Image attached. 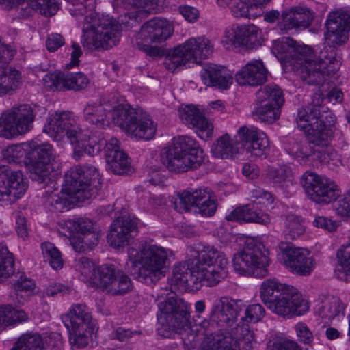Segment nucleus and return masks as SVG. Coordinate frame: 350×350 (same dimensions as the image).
Returning a JSON list of instances; mask_svg holds the SVG:
<instances>
[{"label":"nucleus","mask_w":350,"mask_h":350,"mask_svg":"<svg viewBox=\"0 0 350 350\" xmlns=\"http://www.w3.org/2000/svg\"><path fill=\"white\" fill-rule=\"evenodd\" d=\"M272 51L282 64L295 68L301 79L310 85L322 84L326 72L335 73L340 66V57L334 49L321 51L317 58L310 46L291 38L276 41Z\"/></svg>","instance_id":"obj_1"},{"label":"nucleus","mask_w":350,"mask_h":350,"mask_svg":"<svg viewBox=\"0 0 350 350\" xmlns=\"http://www.w3.org/2000/svg\"><path fill=\"white\" fill-rule=\"evenodd\" d=\"M189 263H180L173 269V280L180 285L191 286L204 280L215 286L228 275V260L223 252L213 246L190 247Z\"/></svg>","instance_id":"obj_2"},{"label":"nucleus","mask_w":350,"mask_h":350,"mask_svg":"<svg viewBox=\"0 0 350 350\" xmlns=\"http://www.w3.org/2000/svg\"><path fill=\"white\" fill-rule=\"evenodd\" d=\"M93 0L84 1L87 14L76 17L83 18V46L90 51H104L117 46L122 36V25L109 16L98 17L93 12Z\"/></svg>","instance_id":"obj_3"},{"label":"nucleus","mask_w":350,"mask_h":350,"mask_svg":"<svg viewBox=\"0 0 350 350\" xmlns=\"http://www.w3.org/2000/svg\"><path fill=\"white\" fill-rule=\"evenodd\" d=\"M128 255L131 273L138 281L152 284L164 276L169 260L166 248L142 241L137 248H129Z\"/></svg>","instance_id":"obj_4"},{"label":"nucleus","mask_w":350,"mask_h":350,"mask_svg":"<svg viewBox=\"0 0 350 350\" xmlns=\"http://www.w3.org/2000/svg\"><path fill=\"white\" fill-rule=\"evenodd\" d=\"M260 295L267 308L281 317L299 316L309 309L308 301L295 288L275 278L267 279L262 283Z\"/></svg>","instance_id":"obj_5"},{"label":"nucleus","mask_w":350,"mask_h":350,"mask_svg":"<svg viewBox=\"0 0 350 350\" xmlns=\"http://www.w3.org/2000/svg\"><path fill=\"white\" fill-rule=\"evenodd\" d=\"M202 148L192 138L181 136L174 138L172 144L162 150L161 161L172 172H185L200 167L204 162Z\"/></svg>","instance_id":"obj_6"},{"label":"nucleus","mask_w":350,"mask_h":350,"mask_svg":"<svg viewBox=\"0 0 350 350\" xmlns=\"http://www.w3.org/2000/svg\"><path fill=\"white\" fill-rule=\"evenodd\" d=\"M99 185L96 167L88 164L72 167L64 176V189L81 202L94 198L99 190Z\"/></svg>","instance_id":"obj_7"},{"label":"nucleus","mask_w":350,"mask_h":350,"mask_svg":"<svg viewBox=\"0 0 350 350\" xmlns=\"http://www.w3.org/2000/svg\"><path fill=\"white\" fill-rule=\"evenodd\" d=\"M114 124L127 134L139 139L150 140L157 131V126L150 116L140 109L118 105L112 112Z\"/></svg>","instance_id":"obj_8"},{"label":"nucleus","mask_w":350,"mask_h":350,"mask_svg":"<svg viewBox=\"0 0 350 350\" xmlns=\"http://www.w3.org/2000/svg\"><path fill=\"white\" fill-rule=\"evenodd\" d=\"M213 52V45L204 36L191 38L175 47L165 58V68L174 72L188 62L199 64Z\"/></svg>","instance_id":"obj_9"},{"label":"nucleus","mask_w":350,"mask_h":350,"mask_svg":"<svg viewBox=\"0 0 350 350\" xmlns=\"http://www.w3.org/2000/svg\"><path fill=\"white\" fill-rule=\"evenodd\" d=\"M174 28L170 21L165 18L154 17L144 23L136 38L137 48L150 57L163 55V51L152 43H161L173 33Z\"/></svg>","instance_id":"obj_10"},{"label":"nucleus","mask_w":350,"mask_h":350,"mask_svg":"<svg viewBox=\"0 0 350 350\" xmlns=\"http://www.w3.org/2000/svg\"><path fill=\"white\" fill-rule=\"evenodd\" d=\"M264 246L253 240L247 241L242 250L234 254V269L241 275L265 277L267 273L269 258L262 251Z\"/></svg>","instance_id":"obj_11"},{"label":"nucleus","mask_w":350,"mask_h":350,"mask_svg":"<svg viewBox=\"0 0 350 350\" xmlns=\"http://www.w3.org/2000/svg\"><path fill=\"white\" fill-rule=\"evenodd\" d=\"M158 306L161 311L158 320L165 331L172 330L181 334L183 331L191 329L188 305L183 299L172 296L159 302ZM162 334L167 336L168 333Z\"/></svg>","instance_id":"obj_12"},{"label":"nucleus","mask_w":350,"mask_h":350,"mask_svg":"<svg viewBox=\"0 0 350 350\" xmlns=\"http://www.w3.org/2000/svg\"><path fill=\"white\" fill-rule=\"evenodd\" d=\"M44 131L57 141L66 137L73 145L74 152L77 146L79 148L84 146L88 135L82 131L72 113L69 111L51 114L48 123L44 126Z\"/></svg>","instance_id":"obj_13"},{"label":"nucleus","mask_w":350,"mask_h":350,"mask_svg":"<svg viewBox=\"0 0 350 350\" xmlns=\"http://www.w3.org/2000/svg\"><path fill=\"white\" fill-rule=\"evenodd\" d=\"M174 206L179 213L188 212L195 208V213L205 217L213 215L217 210L215 196L208 187L183 191L178 195Z\"/></svg>","instance_id":"obj_14"},{"label":"nucleus","mask_w":350,"mask_h":350,"mask_svg":"<svg viewBox=\"0 0 350 350\" xmlns=\"http://www.w3.org/2000/svg\"><path fill=\"white\" fill-rule=\"evenodd\" d=\"M34 119L33 108L29 105L13 107L0 117V135L12 139L25 134L32 129Z\"/></svg>","instance_id":"obj_15"},{"label":"nucleus","mask_w":350,"mask_h":350,"mask_svg":"<svg viewBox=\"0 0 350 350\" xmlns=\"http://www.w3.org/2000/svg\"><path fill=\"white\" fill-rule=\"evenodd\" d=\"M301 184L308 197L318 204L331 203L340 194L338 187L333 181L313 172L304 173Z\"/></svg>","instance_id":"obj_16"},{"label":"nucleus","mask_w":350,"mask_h":350,"mask_svg":"<svg viewBox=\"0 0 350 350\" xmlns=\"http://www.w3.org/2000/svg\"><path fill=\"white\" fill-rule=\"evenodd\" d=\"M29 157L32 159L29 167V177L39 184L49 180V174L52 170L51 161L54 158V150L49 144H37L30 143Z\"/></svg>","instance_id":"obj_17"},{"label":"nucleus","mask_w":350,"mask_h":350,"mask_svg":"<svg viewBox=\"0 0 350 350\" xmlns=\"http://www.w3.org/2000/svg\"><path fill=\"white\" fill-rule=\"evenodd\" d=\"M242 311V304L239 301L224 296L214 301L209 318L218 328L228 330L237 321Z\"/></svg>","instance_id":"obj_18"},{"label":"nucleus","mask_w":350,"mask_h":350,"mask_svg":"<svg viewBox=\"0 0 350 350\" xmlns=\"http://www.w3.org/2000/svg\"><path fill=\"white\" fill-rule=\"evenodd\" d=\"M27 185L20 171L0 165V204H11L25 193Z\"/></svg>","instance_id":"obj_19"},{"label":"nucleus","mask_w":350,"mask_h":350,"mask_svg":"<svg viewBox=\"0 0 350 350\" xmlns=\"http://www.w3.org/2000/svg\"><path fill=\"white\" fill-rule=\"evenodd\" d=\"M279 248L284 265L299 275H308L314 268V260L308 250L296 247L291 243L281 242Z\"/></svg>","instance_id":"obj_20"},{"label":"nucleus","mask_w":350,"mask_h":350,"mask_svg":"<svg viewBox=\"0 0 350 350\" xmlns=\"http://www.w3.org/2000/svg\"><path fill=\"white\" fill-rule=\"evenodd\" d=\"M0 5L7 10L17 6L18 14L22 18H28L34 12L51 16L59 9L57 0H0Z\"/></svg>","instance_id":"obj_21"},{"label":"nucleus","mask_w":350,"mask_h":350,"mask_svg":"<svg viewBox=\"0 0 350 350\" xmlns=\"http://www.w3.org/2000/svg\"><path fill=\"white\" fill-rule=\"evenodd\" d=\"M325 27L327 31L325 38L332 46L342 45L348 40L350 30V13L342 10L332 12L329 14Z\"/></svg>","instance_id":"obj_22"},{"label":"nucleus","mask_w":350,"mask_h":350,"mask_svg":"<svg viewBox=\"0 0 350 350\" xmlns=\"http://www.w3.org/2000/svg\"><path fill=\"white\" fill-rule=\"evenodd\" d=\"M44 86L50 90L64 91L68 90L81 91L87 88L90 81L82 72H53L43 78Z\"/></svg>","instance_id":"obj_23"},{"label":"nucleus","mask_w":350,"mask_h":350,"mask_svg":"<svg viewBox=\"0 0 350 350\" xmlns=\"http://www.w3.org/2000/svg\"><path fill=\"white\" fill-rule=\"evenodd\" d=\"M103 146L105 158L109 161H112L118 152H124L120 150L119 141L116 138L111 137L109 141H106L102 134H92L88 135L84 146H82L80 148L79 146L77 147L76 150L73 152V158L78 161L84 153L94 156L100 152Z\"/></svg>","instance_id":"obj_24"},{"label":"nucleus","mask_w":350,"mask_h":350,"mask_svg":"<svg viewBox=\"0 0 350 350\" xmlns=\"http://www.w3.org/2000/svg\"><path fill=\"white\" fill-rule=\"evenodd\" d=\"M137 219L128 214L118 217L111 225L107 241L114 248L129 245L131 232L137 229Z\"/></svg>","instance_id":"obj_25"},{"label":"nucleus","mask_w":350,"mask_h":350,"mask_svg":"<svg viewBox=\"0 0 350 350\" xmlns=\"http://www.w3.org/2000/svg\"><path fill=\"white\" fill-rule=\"evenodd\" d=\"M178 112L181 120L185 124L195 129L199 137L204 140H207L211 137L213 126L196 107L186 105L180 108Z\"/></svg>","instance_id":"obj_26"},{"label":"nucleus","mask_w":350,"mask_h":350,"mask_svg":"<svg viewBox=\"0 0 350 350\" xmlns=\"http://www.w3.org/2000/svg\"><path fill=\"white\" fill-rule=\"evenodd\" d=\"M62 320L66 328L81 329L89 332H94L95 329L91 313L85 304H74L67 314L62 316Z\"/></svg>","instance_id":"obj_27"},{"label":"nucleus","mask_w":350,"mask_h":350,"mask_svg":"<svg viewBox=\"0 0 350 350\" xmlns=\"http://www.w3.org/2000/svg\"><path fill=\"white\" fill-rule=\"evenodd\" d=\"M289 153L296 157L301 165H310L312 164V160L317 159L321 161H325L328 163L330 160L333 161L332 163L337 165L340 163L336 152L332 148H327V152L322 154L319 150L314 149L310 146H302L299 143H295L294 146L289 149Z\"/></svg>","instance_id":"obj_28"},{"label":"nucleus","mask_w":350,"mask_h":350,"mask_svg":"<svg viewBox=\"0 0 350 350\" xmlns=\"http://www.w3.org/2000/svg\"><path fill=\"white\" fill-rule=\"evenodd\" d=\"M229 41L235 46L253 49L262 44L261 30L253 24L237 26Z\"/></svg>","instance_id":"obj_29"},{"label":"nucleus","mask_w":350,"mask_h":350,"mask_svg":"<svg viewBox=\"0 0 350 350\" xmlns=\"http://www.w3.org/2000/svg\"><path fill=\"white\" fill-rule=\"evenodd\" d=\"M267 70L260 60L247 63L237 73L235 79L241 85L257 86L267 81Z\"/></svg>","instance_id":"obj_30"},{"label":"nucleus","mask_w":350,"mask_h":350,"mask_svg":"<svg viewBox=\"0 0 350 350\" xmlns=\"http://www.w3.org/2000/svg\"><path fill=\"white\" fill-rule=\"evenodd\" d=\"M323 100L321 94L316 93L308 105L298 109L296 122L301 129L305 130L321 120Z\"/></svg>","instance_id":"obj_31"},{"label":"nucleus","mask_w":350,"mask_h":350,"mask_svg":"<svg viewBox=\"0 0 350 350\" xmlns=\"http://www.w3.org/2000/svg\"><path fill=\"white\" fill-rule=\"evenodd\" d=\"M202 82L207 86L226 90L232 83V77L224 67L207 65L201 72Z\"/></svg>","instance_id":"obj_32"},{"label":"nucleus","mask_w":350,"mask_h":350,"mask_svg":"<svg viewBox=\"0 0 350 350\" xmlns=\"http://www.w3.org/2000/svg\"><path fill=\"white\" fill-rule=\"evenodd\" d=\"M226 219L231 221L256 223L265 226L271 222L268 214L258 213L248 204L236 208L226 216Z\"/></svg>","instance_id":"obj_33"},{"label":"nucleus","mask_w":350,"mask_h":350,"mask_svg":"<svg viewBox=\"0 0 350 350\" xmlns=\"http://www.w3.org/2000/svg\"><path fill=\"white\" fill-rule=\"evenodd\" d=\"M241 146L239 141L231 138L228 134H224L213 145L212 152L217 158H232L239 153Z\"/></svg>","instance_id":"obj_34"},{"label":"nucleus","mask_w":350,"mask_h":350,"mask_svg":"<svg viewBox=\"0 0 350 350\" xmlns=\"http://www.w3.org/2000/svg\"><path fill=\"white\" fill-rule=\"evenodd\" d=\"M108 111L102 104L88 103L83 109L84 120L89 124L103 129L109 124Z\"/></svg>","instance_id":"obj_35"},{"label":"nucleus","mask_w":350,"mask_h":350,"mask_svg":"<svg viewBox=\"0 0 350 350\" xmlns=\"http://www.w3.org/2000/svg\"><path fill=\"white\" fill-rule=\"evenodd\" d=\"M304 131H307V138L309 143L319 146H327L329 140L334 135L332 128L325 124L322 120Z\"/></svg>","instance_id":"obj_36"},{"label":"nucleus","mask_w":350,"mask_h":350,"mask_svg":"<svg viewBox=\"0 0 350 350\" xmlns=\"http://www.w3.org/2000/svg\"><path fill=\"white\" fill-rule=\"evenodd\" d=\"M21 84V76L18 70L0 66V96L13 92Z\"/></svg>","instance_id":"obj_37"},{"label":"nucleus","mask_w":350,"mask_h":350,"mask_svg":"<svg viewBox=\"0 0 350 350\" xmlns=\"http://www.w3.org/2000/svg\"><path fill=\"white\" fill-rule=\"evenodd\" d=\"M246 321H240L232 330V334L224 337H230L235 340L238 350L241 345L243 350H251L254 336Z\"/></svg>","instance_id":"obj_38"},{"label":"nucleus","mask_w":350,"mask_h":350,"mask_svg":"<svg viewBox=\"0 0 350 350\" xmlns=\"http://www.w3.org/2000/svg\"><path fill=\"white\" fill-rule=\"evenodd\" d=\"M245 154L250 160L257 158L265 159L269 152V142L265 133L260 132L259 135L244 148Z\"/></svg>","instance_id":"obj_39"},{"label":"nucleus","mask_w":350,"mask_h":350,"mask_svg":"<svg viewBox=\"0 0 350 350\" xmlns=\"http://www.w3.org/2000/svg\"><path fill=\"white\" fill-rule=\"evenodd\" d=\"M119 271L113 265L104 264L96 267L90 279L94 285L104 291Z\"/></svg>","instance_id":"obj_40"},{"label":"nucleus","mask_w":350,"mask_h":350,"mask_svg":"<svg viewBox=\"0 0 350 350\" xmlns=\"http://www.w3.org/2000/svg\"><path fill=\"white\" fill-rule=\"evenodd\" d=\"M46 341L38 333L28 332L23 334L11 350H44Z\"/></svg>","instance_id":"obj_41"},{"label":"nucleus","mask_w":350,"mask_h":350,"mask_svg":"<svg viewBox=\"0 0 350 350\" xmlns=\"http://www.w3.org/2000/svg\"><path fill=\"white\" fill-rule=\"evenodd\" d=\"M116 274L104 291L113 296H121L131 292L133 285L130 278L121 270Z\"/></svg>","instance_id":"obj_42"},{"label":"nucleus","mask_w":350,"mask_h":350,"mask_svg":"<svg viewBox=\"0 0 350 350\" xmlns=\"http://www.w3.org/2000/svg\"><path fill=\"white\" fill-rule=\"evenodd\" d=\"M345 308L339 298L332 297L323 302L317 312L322 319L332 320L340 314L344 315Z\"/></svg>","instance_id":"obj_43"},{"label":"nucleus","mask_w":350,"mask_h":350,"mask_svg":"<svg viewBox=\"0 0 350 350\" xmlns=\"http://www.w3.org/2000/svg\"><path fill=\"white\" fill-rule=\"evenodd\" d=\"M258 100L261 102L273 103L282 107L284 102L282 90L275 84H270L260 88L256 93Z\"/></svg>","instance_id":"obj_44"},{"label":"nucleus","mask_w":350,"mask_h":350,"mask_svg":"<svg viewBox=\"0 0 350 350\" xmlns=\"http://www.w3.org/2000/svg\"><path fill=\"white\" fill-rule=\"evenodd\" d=\"M280 107L273 103H266L257 107L252 112V115L255 119L259 120L262 122L272 124L279 118Z\"/></svg>","instance_id":"obj_45"},{"label":"nucleus","mask_w":350,"mask_h":350,"mask_svg":"<svg viewBox=\"0 0 350 350\" xmlns=\"http://www.w3.org/2000/svg\"><path fill=\"white\" fill-rule=\"evenodd\" d=\"M14 261L7 247L0 244V282L14 272Z\"/></svg>","instance_id":"obj_46"},{"label":"nucleus","mask_w":350,"mask_h":350,"mask_svg":"<svg viewBox=\"0 0 350 350\" xmlns=\"http://www.w3.org/2000/svg\"><path fill=\"white\" fill-rule=\"evenodd\" d=\"M41 247L44 260L47 261L53 269H61L63 267V260L59 250L49 242L42 243Z\"/></svg>","instance_id":"obj_47"},{"label":"nucleus","mask_w":350,"mask_h":350,"mask_svg":"<svg viewBox=\"0 0 350 350\" xmlns=\"http://www.w3.org/2000/svg\"><path fill=\"white\" fill-rule=\"evenodd\" d=\"M305 231L304 226L299 217L294 215L286 216L285 237L287 239L294 240L299 237Z\"/></svg>","instance_id":"obj_48"},{"label":"nucleus","mask_w":350,"mask_h":350,"mask_svg":"<svg viewBox=\"0 0 350 350\" xmlns=\"http://www.w3.org/2000/svg\"><path fill=\"white\" fill-rule=\"evenodd\" d=\"M105 159L109 169L114 174H124L131 170L130 163L124 152H118L112 161Z\"/></svg>","instance_id":"obj_49"},{"label":"nucleus","mask_w":350,"mask_h":350,"mask_svg":"<svg viewBox=\"0 0 350 350\" xmlns=\"http://www.w3.org/2000/svg\"><path fill=\"white\" fill-rule=\"evenodd\" d=\"M242 307L244 308V306ZM243 311L244 315L241 317L240 320L246 323H257L265 315V308L259 304H250L246 308H243Z\"/></svg>","instance_id":"obj_50"},{"label":"nucleus","mask_w":350,"mask_h":350,"mask_svg":"<svg viewBox=\"0 0 350 350\" xmlns=\"http://www.w3.org/2000/svg\"><path fill=\"white\" fill-rule=\"evenodd\" d=\"M30 143L16 144L8 148L5 156L9 162L19 163L23 158L29 154Z\"/></svg>","instance_id":"obj_51"},{"label":"nucleus","mask_w":350,"mask_h":350,"mask_svg":"<svg viewBox=\"0 0 350 350\" xmlns=\"http://www.w3.org/2000/svg\"><path fill=\"white\" fill-rule=\"evenodd\" d=\"M69 332V340L72 348L79 349L85 347L88 344V338L93 334L81 329H74L67 328Z\"/></svg>","instance_id":"obj_52"},{"label":"nucleus","mask_w":350,"mask_h":350,"mask_svg":"<svg viewBox=\"0 0 350 350\" xmlns=\"http://www.w3.org/2000/svg\"><path fill=\"white\" fill-rule=\"evenodd\" d=\"M291 170L286 165L268 170L267 177L277 185L282 187L283 183L290 180Z\"/></svg>","instance_id":"obj_53"},{"label":"nucleus","mask_w":350,"mask_h":350,"mask_svg":"<svg viewBox=\"0 0 350 350\" xmlns=\"http://www.w3.org/2000/svg\"><path fill=\"white\" fill-rule=\"evenodd\" d=\"M14 293L11 295V297H16L17 301L19 304H22L23 301L18 299V297H23L22 295H19V293L23 291H32L35 287L33 281L31 279L27 278L25 276H20V278L14 284Z\"/></svg>","instance_id":"obj_54"},{"label":"nucleus","mask_w":350,"mask_h":350,"mask_svg":"<svg viewBox=\"0 0 350 350\" xmlns=\"http://www.w3.org/2000/svg\"><path fill=\"white\" fill-rule=\"evenodd\" d=\"M254 4L252 3H246L242 1L237 3L231 8L232 14L237 18H251L254 17L255 14L252 13L255 8Z\"/></svg>","instance_id":"obj_55"},{"label":"nucleus","mask_w":350,"mask_h":350,"mask_svg":"<svg viewBox=\"0 0 350 350\" xmlns=\"http://www.w3.org/2000/svg\"><path fill=\"white\" fill-rule=\"evenodd\" d=\"M282 21L280 23L281 30L288 31L295 28H299L297 23V15L294 8L286 10L281 14Z\"/></svg>","instance_id":"obj_56"},{"label":"nucleus","mask_w":350,"mask_h":350,"mask_svg":"<svg viewBox=\"0 0 350 350\" xmlns=\"http://www.w3.org/2000/svg\"><path fill=\"white\" fill-rule=\"evenodd\" d=\"M202 350H238L236 342L230 337H221L215 340L206 349Z\"/></svg>","instance_id":"obj_57"},{"label":"nucleus","mask_w":350,"mask_h":350,"mask_svg":"<svg viewBox=\"0 0 350 350\" xmlns=\"http://www.w3.org/2000/svg\"><path fill=\"white\" fill-rule=\"evenodd\" d=\"M298 27L307 28L314 19V12L307 8H295Z\"/></svg>","instance_id":"obj_58"},{"label":"nucleus","mask_w":350,"mask_h":350,"mask_svg":"<svg viewBox=\"0 0 350 350\" xmlns=\"http://www.w3.org/2000/svg\"><path fill=\"white\" fill-rule=\"evenodd\" d=\"M48 204L53 210L58 212H63L69 209L70 202L66 198L59 196L56 193H51L46 200Z\"/></svg>","instance_id":"obj_59"},{"label":"nucleus","mask_w":350,"mask_h":350,"mask_svg":"<svg viewBox=\"0 0 350 350\" xmlns=\"http://www.w3.org/2000/svg\"><path fill=\"white\" fill-rule=\"evenodd\" d=\"M260 133L256 129H249L245 126H241L238 131L239 142L245 143V147L248 144H251L259 135Z\"/></svg>","instance_id":"obj_60"},{"label":"nucleus","mask_w":350,"mask_h":350,"mask_svg":"<svg viewBox=\"0 0 350 350\" xmlns=\"http://www.w3.org/2000/svg\"><path fill=\"white\" fill-rule=\"evenodd\" d=\"M334 208L338 215L350 217V189L347 191L342 199L336 203Z\"/></svg>","instance_id":"obj_61"},{"label":"nucleus","mask_w":350,"mask_h":350,"mask_svg":"<svg viewBox=\"0 0 350 350\" xmlns=\"http://www.w3.org/2000/svg\"><path fill=\"white\" fill-rule=\"evenodd\" d=\"M295 331L299 340L305 344L310 345L313 341V334L308 326L304 323L295 325Z\"/></svg>","instance_id":"obj_62"},{"label":"nucleus","mask_w":350,"mask_h":350,"mask_svg":"<svg viewBox=\"0 0 350 350\" xmlns=\"http://www.w3.org/2000/svg\"><path fill=\"white\" fill-rule=\"evenodd\" d=\"M76 267L82 275L89 277L90 278L92 277V273L96 269L94 263L86 257L80 258L76 264Z\"/></svg>","instance_id":"obj_63"},{"label":"nucleus","mask_w":350,"mask_h":350,"mask_svg":"<svg viewBox=\"0 0 350 350\" xmlns=\"http://www.w3.org/2000/svg\"><path fill=\"white\" fill-rule=\"evenodd\" d=\"M65 43L64 38L57 33H53L48 36L46 46L48 51L53 52L63 46Z\"/></svg>","instance_id":"obj_64"}]
</instances>
